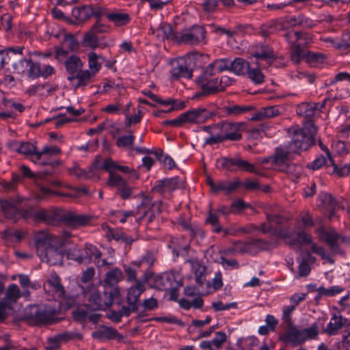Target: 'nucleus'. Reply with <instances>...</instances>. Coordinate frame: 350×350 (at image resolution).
<instances>
[{
  "instance_id": "8",
  "label": "nucleus",
  "mask_w": 350,
  "mask_h": 350,
  "mask_svg": "<svg viewBox=\"0 0 350 350\" xmlns=\"http://www.w3.org/2000/svg\"><path fill=\"white\" fill-rule=\"evenodd\" d=\"M70 255L72 259L79 263L88 265L92 262V257L97 260V263H99V258L102 254L96 246L92 244H85L83 248L73 249Z\"/></svg>"
},
{
  "instance_id": "22",
  "label": "nucleus",
  "mask_w": 350,
  "mask_h": 350,
  "mask_svg": "<svg viewBox=\"0 0 350 350\" xmlns=\"http://www.w3.org/2000/svg\"><path fill=\"white\" fill-rule=\"evenodd\" d=\"M146 287L143 285V282L137 280L133 286L128 289L126 296V302L128 304H135L140 306L139 298L140 295L145 291Z\"/></svg>"
},
{
  "instance_id": "3",
  "label": "nucleus",
  "mask_w": 350,
  "mask_h": 350,
  "mask_svg": "<svg viewBox=\"0 0 350 350\" xmlns=\"http://www.w3.org/2000/svg\"><path fill=\"white\" fill-rule=\"evenodd\" d=\"M123 279V273L118 268H114L106 273L104 280L105 290L103 296L104 302L106 307L112 306L115 299L120 295V290L117 287V284Z\"/></svg>"
},
{
  "instance_id": "11",
  "label": "nucleus",
  "mask_w": 350,
  "mask_h": 350,
  "mask_svg": "<svg viewBox=\"0 0 350 350\" xmlns=\"http://www.w3.org/2000/svg\"><path fill=\"white\" fill-rule=\"evenodd\" d=\"M92 219V216L89 215L64 210L63 223L72 228L85 226L90 224Z\"/></svg>"
},
{
  "instance_id": "18",
  "label": "nucleus",
  "mask_w": 350,
  "mask_h": 350,
  "mask_svg": "<svg viewBox=\"0 0 350 350\" xmlns=\"http://www.w3.org/2000/svg\"><path fill=\"white\" fill-rule=\"evenodd\" d=\"M204 131L208 133L211 136L206 141V144H214L224 142V133H223V122L211 126H205Z\"/></svg>"
},
{
  "instance_id": "32",
  "label": "nucleus",
  "mask_w": 350,
  "mask_h": 350,
  "mask_svg": "<svg viewBox=\"0 0 350 350\" xmlns=\"http://www.w3.org/2000/svg\"><path fill=\"white\" fill-rule=\"evenodd\" d=\"M63 209L47 210L44 223L48 225L57 226L63 222Z\"/></svg>"
},
{
  "instance_id": "20",
  "label": "nucleus",
  "mask_w": 350,
  "mask_h": 350,
  "mask_svg": "<svg viewBox=\"0 0 350 350\" xmlns=\"http://www.w3.org/2000/svg\"><path fill=\"white\" fill-rule=\"evenodd\" d=\"M18 204L17 201L2 200L1 202V209L6 218L12 219L14 222L18 219L21 217Z\"/></svg>"
},
{
  "instance_id": "45",
  "label": "nucleus",
  "mask_w": 350,
  "mask_h": 350,
  "mask_svg": "<svg viewBox=\"0 0 350 350\" xmlns=\"http://www.w3.org/2000/svg\"><path fill=\"white\" fill-rule=\"evenodd\" d=\"M246 75L248 78L256 84L262 83L264 81L265 76L259 68H249Z\"/></svg>"
},
{
  "instance_id": "28",
  "label": "nucleus",
  "mask_w": 350,
  "mask_h": 350,
  "mask_svg": "<svg viewBox=\"0 0 350 350\" xmlns=\"http://www.w3.org/2000/svg\"><path fill=\"white\" fill-rule=\"evenodd\" d=\"M318 108V104L315 103H302L297 107V113L310 120L312 118Z\"/></svg>"
},
{
  "instance_id": "36",
  "label": "nucleus",
  "mask_w": 350,
  "mask_h": 350,
  "mask_svg": "<svg viewBox=\"0 0 350 350\" xmlns=\"http://www.w3.org/2000/svg\"><path fill=\"white\" fill-rule=\"evenodd\" d=\"M21 297V291L15 284H10L5 291V297L3 300L7 301L9 304L15 302Z\"/></svg>"
},
{
  "instance_id": "44",
  "label": "nucleus",
  "mask_w": 350,
  "mask_h": 350,
  "mask_svg": "<svg viewBox=\"0 0 350 350\" xmlns=\"http://www.w3.org/2000/svg\"><path fill=\"white\" fill-rule=\"evenodd\" d=\"M303 172V168L301 165L288 163L282 172L291 175L293 178H298L300 177Z\"/></svg>"
},
{
  "instance_id": "5",
  "label": "nucleus",
  "mask_w": 350,
  "mask_h": 350,
  "mask_svg": "<svg viewBox=\"0 0 350 350\" xmlns=\"http://www.w3.org/2000/svg\"><path fill=\"white\" fill-rule=\"evenodd\" d=\"M210 68H205L202 73L197 78L196 83L202 92L196 94L194 98L208 96L218 93V78Z\"/></svg>"
},
{
  "instance_id": "31",
  "label": "nucleus",
  "mask_w": 350,
  "mask_h": 350,
  "mask_svg": "<svg viewBox=\"0 0 350 350\" xmlns=\"http://www.w3.org/2000/svg\"><path fill=\"white\" fill-rule=\"evenodd\" d=\"M250 66L249 62L241 57L235 58L230 62V71L239 75H246Z\"/></svg>"
},
{
  "instance_id": "37",
  "label": "nucleus",
  "mask_w": 350,
  "mask_h": 350,
  "mask_svg": "<svg viewBox=\"0 0 350 350\" xmlns=\"http://www.w3.org/2000/svg\"><path fill=\"white\" fill-rule=\"evenodd\" d=\"M107 18L114 23L116 26H122L129 21V16L125 13H111L107 14Z\"/></svg>"
},
{
  "instance_id": "6",
  "label": "nucleus",
  "mask_w": 350,
  "mask_h": 350,
  "mask_svg": "<svg viewBox=\"0 0 350 350\" xmlns=\"http://www.w3.org/2000/svg\"><path fill=\"white\" fill-rule=\"evenodd\" d=\"M317 232L319 234V238L329 247L334 254H343L344 252L340 249V244L350 243L349 237L338 233L334 229L326 230L321 227L317 229Z\"/></svg>"
},
{
  "instance_id": "55",
  "label": "nucleus",
  "mask_w": 350,
  "mask_h": 350,
  "mask_svg": "<svg viewBox=\"0 0 350 350\" xmlns=\"http://www.w3.org/2000/svg\"><path fill=\"white\" fill-rule=\"evenodd\" d=\"M126 182L119 174H111L107 181V185L109 187H116L119 189Z\"/></svg>"
},
{
  "instance_id": "53",
  "label": "nucleus",
  "mask_w": 350,
  "mask_h": 350,
  "mask_svg": "<svg viewBox=\"0 0 350 350\" xmlns=\"http://www.w3.org/2000/svg\"><path fill=\"white\" fill-rule=\"evenodd\" d=\"M1 234L2 238L4 239H10L12 237H15L18 242L21 241L25 236L24 232L18 230L12 229L5 230Z\"/></svg>"
},
{
  "instance_id": "48",
  "label": "nucleus",
  "mask_w": 350,
  "mask_h": 350,
  "mask_svg": "<svg viewBox=\"0 0 350 350\" xmlns=\"http://www.w3.org/2000/svg\"><path fill=\"white\" fill-rule=\"evenodd\" d=\"M232 252L234 253H252V249L250 247L249 241H237L233 243L232 248Z\"/></svg>"
},
{
  "instance_id": "40",
  "label": "nucleus",
  "mask_w": 350,
  "mask_h": 350,
  "mask_svg": "<svg viewBox=\"0 0 350 350\" xmlns=\"http://www.w3.org/2000/svg\"><path fill=\"white\" fill-rule=\"evenodd\" d=\"M206 223L211 226L212 230L214 232L219 233L224 230L219 223V217L215 212L213 213L211 211L208 212V217L206 219Z\"/></svg>"
},
{
  "instance_id": "17",
  "label": "nucleus",
  "mask_w": 350,
  "mask_h": 350,
  "mask_svg": "<svg viewBox=\"0 0 350 350\" xmlns=\"http://www.w3.org/2000/svg\"><path fill=\"white\" fill-rule=\"evenodd\" d=\"M251 55L256 59L267 61L271 64L276 57L271 47L267 44H256L250 49Z\"/></svg>"
},
{
  "instance_id": "34",
  "label": "nucleus",
  "mask_w": 350,
  "mask_h": 350,
  "mask_svg": "<svg viewBox=\"0 0 350 350\" xmlns=\"http://www.w3.org/2000/svg\"><path fill=\"white\" fill-rule=\"evenodd\" d=\"M98 58L99 56L94 52H90L88 54V65L90 70H88L90 74V83L92 81L93 78L101 68V64L98 62Z\"/></svg>"
},
{
  "instance_id": "41",
  "label": "nucleus",
  "mask_w": 350,
  "mask_h": 350,
  "mask_svg": "<svg viewBox=\"0 0 350 350\" xmlns=\"http://www.w3.org/2000/svg\"><path fill=\"white\" fill-rule=\"evenodd\" d=\"M88 301H90V304L86 305L89 306L94 312L101 310L103 308L101 297L97 291H94L90 295Z\"/></svg>"
},
{
  "instance_id": "23",
  "label": "nucleus",
  "mask_w": 350,
  "mask_h": 350,
  "mask_svg": "<svg viewBox=\"0 0 350 350\" xmlns=\"http://www.w3.org/2000/svg\"><path fill=\"white\" fill-rule=\"evenodd\" d=\"M317 133V127L311 120H306L304 122L303 128L299 131L301 138L306 139L309 142V144L312 146L314 145L316 142L315 135Z\"/></svg>"
},
{
  "instance_id": "1",
  "label": "nucleus",
  "mask_w": 350,
  "mask_h": 350,
  "mask_svg": "<svg viewBox=\"0 0 350 350\" xmlns=\"http://www.w3.org/2000/svg\"><path fill=\"white\" fill-rule=\"evenodd\" d=\"M56 310L50 306L31 305L25 308L21 320L31 326H42L57 322Z\"/></svg>"
},
{
  "instance_id": "50",
  "label": "nucleus",
  "mask_w": 350,
  "mask_h": 350,
  "mask_svg": "<svg viewBox=\"0 0 350 350\" xmlns=\"http://www.w3.org/2000/svg\"><path fill=\"white\" fill-rule=\"evenodd\" d=\"M306 51L301 48L299 44H295L293 49L291 52V59L295 63H299L302 58H306Z\"/></svg>"
},
{
  "instance_id": "26",
  "label": "nucleus",
  "mask_w": 350,
  "mask_h": 350,
  "mask_svg": "<svg viewBox=\"0 0 350 350\" xmlns=\"http://www.w3.org/2000/svg\"><path fill=\"white\" fill-rule=\"evenodd\" d=\"M258 229L264 234L270 232L281 239H286L291 237V232L288 228L273 227L271 224L268 226L265 223H262Z\"/></svg>"
},
{
  "instance_id": "49",
  "label": "nucleus",
  "mask_w": 350,
  "mask_h": 350,
  "mask_svg": "<svg viewBox=\"0 0 350 350\" xmlns=\"http://www.w3.org/2000/svg\"><path fill=\"white\" fill-rule=\"evenodd\" d=\"M21 169V171L23 174V176L24 177H28V178H39L40 179H46V177L51 174V173L49 172H39L37 174H34L31 170L30 169L25 165H23L21 166L20 167Z\"/></svg>"
},
{
  "instance_id": "51",
  "label": "nucleus",
  "mask_w": 350,
  "mask_h": 350,
  "mask_svg": "<svg viewBox=\"0 0 350 350\" xmlns=\"http://www.w3.org/2000/svg\"><path fill=\"white\" fill-rule=\"evenodd\" d=\"M311 250L313 253L319 255L322 259L326 260L330 264H333L334 260L326 253L325 249L321 246H318L316 243H312Z\"/></svg>"
},
{
  "instance_id": "60",
  "label": "nucleus",
  "mask_w": 350,
  "mask_h": 350,
  "mask_svg": "<svg viewBox=\"0 0 350 350\" xmlns=\"http://www.w3.org/2000/svg\"><path fill=\"white\" fill-rule=\"evenodd\" d=\"M90 31L97 36L98 33L108 32L109 31V27L101 23L100 21L97 20Z\"/></svg>"
},
{
  "instance_id": "33",
  "label": "nucleus",
  "mask_w": 350,
  "mask_h": 350,
  "mask_svg": "<svg viewBox=\"0 0 350 350\" xmlns=\"http://www.w3.org/2000/svg\"><path fill=\"white\" fill-rule=\"evenodd\" d=\"M279 109L276 106H270L262 108L252 118V120H260L264 118H271L279 114Z\"/></svg>"
},
{
  "instance_id": "16",
  "label": "nucleus",
  "mask_w": 350,
  "mask_h": 350,
  "mask_svg": "<svg viewBox=\"0 0 350 350\" xmlns=\"http://www.w3.org/2000/svg\"><path fill=\"white\" fill-rule=\"evenodd\" d=\"M61 152V149L57 146H45L42 150L38 151L36 153V159H32V161L40 164L42 165H51L52 167L57 166L60 164L59 161L54 160L52 161H48L44 159V157L47 154L55 155L59 154Z\"/></svg>"
},
{
  "instance_id": "15",
  "label": "nucleus",
  "mask_w": 350,
  "mask_h": 350,
  "mask_svg": "<svg viewBox=\"0 0 350 350\" xmlns=\"http://www.w3.org/2000/svg\"><path fill=\"white\" fill-rule=\"evenodd\" d=\"M72 314L73 319L80 323H84L88 319L89 321L96 323L101 317V314L94 313V311L85 304L73 310Z\"/></svg>"
},
{
  "instance_id": "38",
  "label": "nucleus",
  "mask_w": 350,
  "mask_h": 350,
  "mask_svg": "<svg viewBox=\"0 0 350 350\" xmlns=\"http://www.w3.org/2000/svg\"><path fill=\"white\" fill-rule=\"evenodd\" d=\"M267 219L268 222L271 224V225L273 226V227L288 228L291 232V234H293L288 226H284V224H285L288 221L287 218L279 215H267Z\"/></svg>"
},
{
  "instance_id": "13",
  "label": "nucleus",
  "mask_w": 350,
  "mask_h": 350,
  "mask_svg": "<svg viewBox=\"0 0 350 350\" xmlns=\"http://www.w3.org/2000/svg\"><path fill=\"white\" fill-rule=\"evenodd\" d=\"M213 113L205 108H198L196 109L186 111L180 115L183 123L191 122L202 124L206 120L212 117Z\"/></svg>"
},
{
  "instance_id": "39",
  "label": "nucleus",
  "mask_w": 350,
  "mask_h": 350,
  "mask_svg": "<svg viewBox=\"0 0 350 350\" xmlns=\"http://www.w3.org/2000/svg\"><path fill=\"white\" fill-rule=\"evenodd\" d=\"M158 31L161 33L163 40L167 39L176 41L178 35L174 33L172 26L169 24H161L158 28Z\"/></svg>"
},
{
  "instance_id": "24",
  "label": "nucleus",
  "mask_w": 350,
  "mask_h": 350,
  "mask_svg": "<svg viewBox=\"0 0 350 350\" xmlns=\"http://www.w3.org/2000/svg\"><path fill=\"white\" fill-rule=\"evenodd\" d=\"M47 288L49 291H51L57 298H65L66 293L64 288L61 284L60 278L56 274L51 275V278L46 281V284L44 285L45 291H46Z\"/></svg>"
},
{
  "instance_id": "64",
  "label": "nucleus",
  "mask_w": 350,
  "mask_h": 350,
  "mask_svg": "<svg viewBox=\"0 0 350 350\" xmlns=\"http://www.w3.org/2000/svg\"><path fill=\"white\" fill-rule=\"evenodd\" d=\"M118 193L123 200H126L131 196L133 193V189L126 183L122 187L118 189Z\"/></svg>"
},
{
  "instance_id": "29",
  "label": "nucleus",
  "mask_w": 350,
  "mask_h": 350,
  "mask_svg": "<svg viewBox=\"0 0 350 350\" xmlns=\"http://www.w3.org/2000/svg\"><path fill=\"white\" fill-rule=\"evenodd\" d=\"M347 319H343L342 316L334 314L327 328L324 330L329 336L334 335L338 330L345 325Z\"/></svg>"
},
{
  "instance_id": "10",
  "label": "nucleus",
  "mask_w": 350,
  "mask_h": 350,
  "mask_svg": "<svg viewBox=\"0 0 350 350\" xmlns=\"http://www.w3.org/2000/svg\"><path fill=\"white\" fill-rule=\"evenodd\" d=\"M217 162L221 163V167L230 172H232L234 170L232 167L235 166L241 171L253 172L257 175H262V173L259 170H256L253 164L241 159L240 157H222L217 159Z\"/></svg>"
},
{
  "instance_id": "19",
  "label": "nucleus",
  "mask_w": 350,
  "mask_h": 350,
  "mask_svg": "<svg viewBox=\"0 0 350 350\" xmlns=\"http://www.w3.org/2000/svg\"><path fill=\"white\" fill-rule=\"evenodd\" d=\"M92 337L100 341L113 339L121 341L124 338L123 335L118 333L116 329L107 326H103L99 329L94 332L92 333Z\"/></svg>"
},
{
  "instance_id": "47",
  "label": "nucleus",
  "mask_w": 350,
  "mask_h": 350,
  "mask_svg": "<svg viewBox=\"0 0 350 350\" xmlns=\"http://www.w3.org/2000/svg\"><path fill=\"white\" fill-rule=\"evenodd\" d=\"M38 187H39V191L36 194V198L38 200H42L45 198H47L52 195H57V196H67L62 193L55 192V191H54L46 187H44L42 185H39Z\"/></svg>"
},
{
  "instance_id": "2",
  "label": "nucleus",
  "mask_w": 350,
  "mask_h": 350,
  "mask_svg": "<svg viewBox=\"0 0 350 350\" xmlns=\"http://www.w3.org/2000/svg\"><path fill=\"white\" fill-rule=\"evenodd\" d=\"M64 66L68 76V80L72 83L75 90L84 88L90 83V74L83 70V63L77 55L70 56L65 62Z\"/></svg>"
},
{
  "instance_id": "12",
  "label": "nucleus",
  "mask_w": 350,
  "mask_h": 350,
  "mask_svg": "<svg viewBox=\"0 0 350 350\" xmlns=\"http://www.w3.org/2000/svg\"><path fill=\"white\" fill-rule=\"evenodd\" d=\"M63 245H55L46 248L38 256L42 262L50 266L61 265L64 259V253L60 250Z\"/></svg>"
},
{
  "instance_id": "25",
  "label": "nucleus",
  "mask_w": 350,
  "mask_h": 350,
  "mask_svg": "<svg viewBox=\"0 0 350 350\" xmlns=\"http://www.w3.org/2000/svg\"><path fill=\"white\" fill-rule=\"evenodd\" d=\"M312 145L309 144V142L306 139H302L299 131H294V136L293 140L288 144L287 146V150L289 153H297L299 154L301 150H306Z\"/></svg>"
},
{
  "instance_id": "52",
  "label": "nucleus",
  "mask_w": 350,
  "mask_h": 350,
  "mask_svg": "<svg viewBox=\"0 0 350 350\" xmlns=\"http://www.w3.org/2000/svg\"><path fill=\"white\" fill-rule=\"evenodd\" d=\"M311 250L313 253L319 255L322 259L326 260L330 264H333L334 260L326 253L325 249L321 246H318L316 243H312Z\"/></svg>"
},
{
  "instance_id": "46",
  "label": "nucleus",
  "mask_w": 350,
  "mask_h": 350,
  "mask_svg": "<svg viewBox=\"0 0 350 350\" xmlns=\"http://www.w3.org/2000/svg\"><path fill=\"white\" fill-rule=\"evenodd\" d=\"M21 180V177L18 174L13 173L12 179L10 181L3 180L0 182V184L5 190L13 191L16 188Z\"/></svg>"
},
{
  "instance_id": "7",
  "label": "nucleus",
  "mask_w": 350,
  "mask_h": 350,
  "mask_svg": "<svg viewBox=\"0 0 350 350\" xmlns=\"http://www.w3.org/2000/svg\"><path fill=\"white\" fill-rule=\"evenodd\" d=\"M33 246L37 255L46 248L55 245H64L65 243L50 233L48 230H38L33 232L32 237Z\"/></svg>"
},
{
  "instance_id": "27",
  "label": "nucleus",
  "mask_w": 350,
  "mask_h": 350,
  "mask_svg": "<svg viewBox=\"0 0 350 350\" xmlns=\"http://www.w3.org/2000/svg\"><path fill=\"white\" fill-rule=\"evenodd\" d=\"M93 7L92 5H83L75 8L72 10V16L79 22H84L92 16Z\"/></svg>"
},
{
  "instance_id": "56",
  "label": "nucleus",
  "mask_w": 350,
  "mask_h": 350,
  "mask_svg": "<svg viewBox=\"0 0 350 350\" xmlns=\"http://www.w3.org/2000/svg\"><path fill=\"white\" fill-rule=\"evenodd\" d=\"M135 136L132 134L129 135H123L117 139L116 145L118 147L132 146Z\"/></svg>"
},
{
  "instance_id": "61",
  "label": "nucleus",
  "mask_w": 350,
  "mask_h": 350,
  "mask_svg": "<svg viewBox=\"0 0 350 350\" xmlns=\"http://www.w3.org/2000/svg\"><path fill=\"white\" fill-rule=\"evenodd\" d=\"M178 43H185V44H195L197 43L192 33L187 32L185 33H183L180 36L178 35V39L176 40Z\"/></svg>"
},
{
  "instance_id": "9",
  "label": "nucleus",
  "mask_w": 350,
  "mask_h": 350,
  "mask_svg": "<svg viewBox=\"0 0 350 350\" xmlns=\"http://www.w3.org/2000/svg\"><path fill=\"white\" fill-rule=\"evenodd\" d=\"M192 59L190 57H180L172 61V77L178 79L179 78L190 79L192 77L191 67Z\"/></svg>"
},
{
  "instance_id": "42",
  "label": "nucleus",
  "mask_w": 350,
  "mask_h": 350,
  "mask_svg": "<svg viewBox=\"0 0 350 350\" xmlns=\"http://www.w3.org/2000/svg\"><path fill=\"white\" fill-rule=\"evenodd\" d=\"M26 64L29 67L28 76L31 79H37L41 77V67L38 62H33L31 59L26 61Z\"/></svg>"
},
{
  "instance_id": "62",
  "label": "nucleus",
  "mask_w": 350,
  "mask_h": 350,
  "mask_svg": "<svg viewBox=\"0 0 350 350\" xmlns=\"http://www.w3.org/2000/svg\"><path fill=\"white\" fill-rule=\"evenodd\" d=\"M62 44L70 50H74L78 46V43L72 35H66L63 40Z\"/></svg>"
},
{
  "instance_id": "14",
  "label": "nucleus",
  "mask_w": 350,
  "mask_h": 350,
  "mask_svg": "<svg viewBox=\"0 0 350 350\" xmlns=\"http://www.w3.org/2000/svg\"><path fill=\"white\" fill-rule=\"evenodd\" d=\"M245 129L243 122H223L224 141H239L242 138L241 131Z\"/></svg>"
},
{
  "instance_id": "63",
  "label": "nucleus",
  "mask_w": 350,
  "mask_h": 350,
  "mask_svg": "<svg viewBox=\"0 0 350 350\" xmlns=\"http://www.w3.org/2000/svg\"><path fill=\"white\" fill-rule=\"evenodd\" d=\"M215 335V338L211 340V342L213 346L219 349L226 340V334L223 332H216Z\"/></svg>"
},
{
  "instance_id": "59",
  "label": "nucleus",
  "mask_w": 350,
  "mask_h": 350,
  "mask_svg": "<svg viewBox=\"0 0 350 350\" xmlns=\"http://www.w3.org/2000/svg\"><path fill=\"white\" fill-rule=\"evenodd\" d=\"M212 308L216 312L228 310L230 308H237V304L236 302H232L230 304H224L221 301H218L212 303Z\"/></svg>"
},
{
  "instance_id": "54",
  "label": "nucleus",
  "mask_w": 350,
  "mask_h": 350,
  "mask_svg": "<svg viewBox=\"0 0 350 350\" xmlns=\"http://www.w3.org/2000/svg\"><path fill=\"white\" fill-rule=\"evenodd\" d=\"M249 241L250 247L252 249V253L253 249H258L260 250H267L269 247V243L262 239H252Z\"/></svg>"
},
{
  "instance_id": "30",
  "label": "nucleus",
  "mask_w": 350,
  "mask_h": 350,
  "mask_svg": "<svg viewBox=\"0 0 350 350\" xmlns=\"http://www.w3.org/2000/svg\"><path fill=\"white\" fill-rule=\"evenodd\" d=\"M14 150L24 155L29 156L31 160L36 159V153L38 152L36 147L30 142H21L20 144L18 142H14Z\"/></svg>"
},
{
  "instance_id": "4",
  "label": "nucleus",
  "mask_w": 350,
  "mask_h": 350,
  "mask_svg": "<svg viewBox=\"0 0 350 350\" xmlns=\"http://www.w3.org/2000/svg\"><path fill=\"white\" fill-rule=\"evenodd\" d=\"M318 334V326L316 324H314L309 328L304 329H298L295 326H293L287 329L285 332L280 336V340L297 346L304 343L308 339L314 338Z\"/></svg>"
},
{
  "instance_id": "35",
  "label": "nucleus",
  "mask_w": 350,
  "mask_h": 350,
  "mask_svg": "<svg viewBox=\"0 0 350 350\" xmlns=\"http://www.w3.org/2000/svg\"><path fill=\"white\" fill-rule=\"evenodd\" d=\"M206 68H210L215 75H217L224 70H230V62L225 59L215 60L208 64Z\"/></svg>"
},
{
  "instance_id": "57",
  "label": "nucleus",
  "mask_w": 350,
  "mask_h": 350,
  "mask_svg": "<svg viewBox=\"0 0 350 350\" xmlns=\"http://www.w3.org/2000/svg\"><path fill=\"white\" fill-rule=\"evenodd\" d=\"M205 272L206 267L200 265H198V268H196L195 271L196 282L201 286L204 284L205 281Z\"/></svg>"
},
{
  "instance_id": "58",
  "label": "nucleus",
  "mask_w": 350,
  "mask_h": 350,
  "mask_svg": "<svg viewBox=\"0 0 350 350\" xmlns=\"http://www.w3.org/2000/svg\"><path fill=\"white\" fill-rule=\"evenodd\" d=\"M140 306L144 308V311L153 310L158 308L159 304L157 299L150 297L146 299L140 304Z\"/></svg>"
},
{
  "instance_id": "21",
  "label": "nucleus",
  "mask_w": 350,
  "mask_h": 350,
  "mask_svg": "<svg viewBox=\"0 0 350 350\" xmlns=\"http://www.w3.org/2000/svg\"><path fill=\"white\" fill-rule=\"evenodd\" d=\"M289 151L283 148H278L275 149V154L272 156V165L278 170L282 172L289 163Z\"/></svg>"
},
{
  "instance_id": "43",
  "label": "nucleus",
  "mask_w": 350,
  "mask_h": 350,
  "mask_svg": "<svg viewBox=\"0 0 350 350\" xmlns=\"http://www.w3.org/2000/svg\"><path fill=\"white\" fill-rule=\"evenodd\" d=\"M83 45L89 46L92 49H96L98 46V36L93 33L91 31L86 32L83 36Z\"/></svg>"
}]
</instances>
